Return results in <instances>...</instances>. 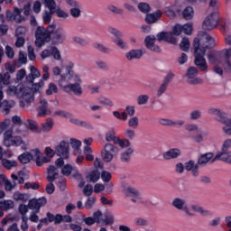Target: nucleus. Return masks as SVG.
I'll return each instance as SVG.
<instances>
[{
  "mask_svg": "<svg viewBox=\"0 0 231 231\" xmlns=\"http://www.w3.org/2000/svg\"><path fill=\"white\" fill-rule=\"evenodd\" d=\"M47 200L46 198L42 197L38 199H32L29 201L28 207L31 210H35L37 214H39L41 210V207H44L46 205Z\"/></svg>",
  "mask_w": 231,
  "mask_h": 231,
  "instance_id": "16",
  "label": "nucleus"
},
{
  "mask_svg": "<svg viewBox=\"0 0 231 231\" xmlns=\"http://www.w3.org/2000/svg\"><path fill=\"white\" fill-rule=\"evenodd\" d=\"M108 32L111 33V35H114L116 37L113 40V42L116 44L117 48H120L121 50L127 49V43L122 40V32H120L118 29L115 27H108Z\"/></svg>",
  "mask_w": 231,
  "mask_h": 231,
  "instance_id": "8",
  "label": "nucleus"
},
{
  "mask_svg": "<svg viewBox=\"0 0 231 231\" xmlns=\"http://www.w3.org/2000/svg\"><path fill=\"white\" fill-rule=\"evenodd\" d=\"M167 88H169V85H166V83L162 82L157 89V97H162V95L167 91Z\"/></svg>",
  "mask_w": 231,
  "mask_h": 231,
  "instance_id": "63",
  "label": "nucleus"
},
{
  "mask_svg": "<svg viewBox=\"0 0 231 231\" xmlns=\"http://www.w3.org/2000/svg\"><path fill=\"white\" fill-rule=\"evenodd\" d=\"M71 124L75 125H80L81 127H88L89 124L86 123L85 121H81L77 117H71L70 120Z\"/></svg>",
  "mask_w": 231,
  "mask_h": 231,
  "instance_id": "58",
  "label": "nucleus"
},
{
  "mask_svg": "<svg viewBox=\"0 0 231 231\" xmlns=\"http://www.w3.org/2000/svg\"><path fill=\"white\" fill-rule=\"evenodd\" d=\"M51 55L54 57L55 60H60V51H59V49L57 47H51V49H46L42 51L41 57L42 59H48V57H51Z\"/></svg>",
  "mask_w": 231,
  "mask_h": 231,
  "instance_id": "20",
  "label": "nucleus"
},
{
  "mask_svg": "<svg viewBox=\"0 0 231 231\" xmlns=\"http://www.w3.org/2000/svg\"><path fill=\"white\" fill-rule=\"evenodd\" d=\"M4 145L5 147H19L22 145V149L25 151L26 143L23 141V138L19 135L14 134L12 130H6L4 134Z\"/></svg>",
  "mask_w": 231,
  "mask_h": 231,
  "instance_id": "3",
  "label": "nucleus"
},
{
  "mask_svg": "<svg viewBox=\"0 0 231 231\" xmlns=\"http://www.w3.org/2000/svg\"><path fill=\"white\" fill-rule=\"evenodd\" d=\"M10 208H14V201L12 200L0 201V210H10Z\"/></svg>",
  "mask_w": 231,
  "mask_h": 231,
  "instance_id": "47",
  "label": "nucleus"
},
{
  "mask_svg": "<svg viewBox=\"0 0 231 231\" xmlns=\"http://www.w3.org/2000/svg\"><path fill=\"white\" fill-rule=\"evenodd\" d=\"M192 30H194V28L190 23H188L184 25L177 23L173 26V32L176 35H181V33H185V35H190L192 33Z\"/></svg>",
  "mask_w": 231,
  "mask_h": 231,
  "instance_id": "13",
  "label": "nucleus"
},
{
  "mask_svg": "<svg viewBox=\"0 0 231 231\" xmlns=\"http://www.w3.org/2000/svg\"><path fill=\"white\" fill-rule=\"evenodd\" d=\"M189 212H198L200 214V216H210V211L203 208L201 206L199 205H191L189 208H188Z\"/></svg>",
  "mask_w": 231,
  "mask_h": 231,
  "instance_id": "34",
  "label": "nucleus"
},
{
  "mask_svg": "<svg viewBox=\"0 0 231 231\" xmlns=\"http://www.w3.org/2000/svg\"><path fill=\"white\" fill-rule=\"evenodd\" d=\"M29 227L30 226H28V217L26 216L22 217L21 230L28 231Z\"/></svg>",
  "mask_w": 231,
  "mask_h": 231,
  "instance_id": "64",
  "label": "nucleus"
},
{
  "mask_svg": "<svg viewBox=\"0 0 231 231\" xmlns=\"http://www.w3.org/2000/svg\"><path fill=\"white\" fill-rule=\"evenodd\" d=\"M137 106H147L149 104V95L141 94L136 98Z\"/></svg>",
  "mask_w": 231,
  "mask_h": 231,
  "instance_id": "41",
  "label": "nucleus"
},
{
  "mask_svg": "<svg viewBox=\"0 0 231 231\" xmlns=\"http://www.w3.org/2000/svg\"><path fill=\"white\" fill-rule=\"evenodd\" d=\"M107 9L109 10V12H111L112 14H120L124 13V10H122L121 8H119L114 5H108Z\"/></svg>",
  "mask_w": 231,
  "mask_h": 231,
  "instance_id": "61",
  "label": "nucleus"
},
{
  "mask_svg": "<svg viewBox=\"0 0 231 231\" xmlns=\"http://www.w3.org/2000/svg\"><path fill=\"white\" fill-rule=\"evenodd\" d=\"M116 134L115 130L108 131L106 134V141L116 143V142H118V137Z\"/></svg>",
  "mask_w": 231,
  "mask_h": 231,
  "instance_id": "50",
  "label": "nucleus"
},
{
  "mask_svg": "<svg viewBox=\"0 0 231 231\" xmlns=\"http://www.w3.org/2000/svg\"><path fill=\"white\" fill-rule=\"evenodd\" d=\"M49 32L52 35L53 44H62L66 41V34L61 27H56L54 24L49 25Z\"/></svg>",
  "mask_w": 231,
  "mask_h": 231,
  "instance_id": "6",
  "label": "nucleus"
},
{
  "mask_svg": "<svg viewBox=\"0 0 231 231\" xmlns=\"http://www.w3.org/2000/svg\"><path fill=\"white\" fill-rule=\"evenodd\" d=\"M145 53L144 50H132L126 53V59L128 60H133L134 59H142Z\"/></svg>",
  "mask_w": 231,
  "mask_h": 231,
  "instance_id": "30",
  "label": "nucleus"
},
{
  "mask_svg": "<svg viewBox=\"0 0 231 231\" xmlns=\"http://www.w3.org/2000/svg\"><path fill=\"white\" fill-rule=\"evenodd\" d=\"M115 218L111 213H106L104 215L103 222L105 225H113Z\"/></svg>",
  "mask_w": 231,
  "mask_h": 231,
  "instance_id": "57",
  "label": "nucleus"
},
{
  "mask_svg": "<svg viewBox=\"0 0 231 231\" xmlns=\"http://www.w3.org/2000/svg\"><path fill=\"white\" fill-rule=\"evenodd\" d=\"M41 77V71L37 69L34 66L30 67V74L26 77V80L28 82H31V84H33V80L35 79H40Z\"/></svg>",
  "mask_w": 231,
  "mask_h": 231,
  "instance_id": "29",
  "label": "nucleus"
},
{
  "mask_svg": "<svg viewBox=\"0 0 231 231\" xmlns=\"http://www.w3.org/2000/svg\"><path fill=\"white\" fill-rule=\"evenodd\" d=\"M111 178H112L111 172L106 171H103L101 172V180L102 181H104V183H109L111 181Z\"/></svg>",
  "mask_w": 231,
  "mask_h": 231,
  "instance_id": "59",
  "label": "nucleus"
},
{
  "mask_svg": "<svg viewBox=\"0 0 231 231\" xmlns=\"http://www.w3.org/2000/svg\"><path fill=\"white\" fill-rule=\"evenodd\" d=\"M137 8L142 14H149L151 12V5L145 2H141L137 5Z\"/></svg>",
  "mask_w": 231,
  "mask_h": 231,
  "instance_id": "45",
  "label": "nucleus"
},
{
  "mask_svg": "<svg viewBox=\"0 0 231 231\" xmlns=\"http://www.w3.org/2000/svg\"><path fill=\"white\" fill-rule=\"evenodd\" d=\"M73 68H75V64L68 61L65 67H53L52 73L54 77L60 76L58 83L65 93H73L76 97H82L84 94L82 78L73 71Z\"/></svg>",
  "mask_w": 231,
  "mask_h": 231,
  "instance_id": "1",
  "label": "nucleus"
},
{
  "mask_svg": "<svg viewBox=\"0 0 231 231\" xmlns=\"http://www.w3.org/2000/svg\"><path fill=\"white\" fill-rule=\"evenodd\" d=\"M53 125H54L53 119L50 118V119H47L45 123L42 124L41 129L42 131H43V133H50V131L53 129Z\"/></svg>",
  "mask_w": 231,
  "mask_h": 231,
  "instance_id": "40",
  "label": "nucleus"
},
{
  "mask_svg": "<svg viewBox=\"0 0 231 231\" xmlns=\"http://www.w3.org/2000/svg\"><path fill=\"white\" fill-rule=\"evenodd\" d=\"M66 4L70 7L69 14L74 19H79L82 15V5L77 0H66Z\"/></svg>",
  "mask_w": 231,
  "mask_h": 231,
  "instance_id": "10",
  "label": "nucleus"
},
{
  "mask_svg": "<svg viewBox=\"0 0 231 231\" xmlns=\"http://www.w3.org/2000/svg\"><path fill=\"white\" fill-rule=\"evenodd\" d=\"M55 148L57 156L64 158V160L69 158V142L60 141Z\"/></svg>",
  "mask_w": 231,
  "mask_h": 231,
  "instance_id": "11",
  "label": "nucleus"
},
{
  "mask_svg": "<svg viewBox=\"0 0 231 231\" xmlns=\"http://www.w3.org/2000/svg\"><path fill=\"white\" fill-rule=\"evenodd\" d=\"M45 8H48L50 12H55L57 9V3L55 0H42Z\"/></svg>",
  "mask_w": 231,
  "mask_h": 231,
  "instance_id": "44",
  "label": "nucleus"
},
{
  "mask_svg": "<svg viewBox=\"0 0 231 231\" xmlns=\"http://www.w3.org/2000/svg\"><path fill=\"white\" fill-rule=\"evenodd\" d=\"M208 113L212 116H224L225 115V112H223V110L215 107L208 108Z\"/></svg>",
  "mask_w": 231,
  "mask_h": 231,
  "instance_id": "53",
  "label": "nucleus"
},
{
  "mask_svg": "<svg viewBox=\"0 0 231 231\" xmlns=\"http://www.w3.org/2000/svg\"><path fill=\"white\" fill-rule=\"evenodd\" d=\"M97 102L101 106H106L107 107H114L115 106V102L111 100V98H108L106 97L101 96L97 97Z\"/></svg>",
  "mask_w": 231,
  "mask_h": 231,
  "instance_id": "38",
  "label": "nucleus"
},
{
  "mask_svg": "<svg viewBox=\"0 0 231 231\" xmlns=\"http://www.w3.org/2000/svg\"><path fill=\"white\" fill-rule=\"evenodd\" d=\"M10 124H12V122L8 119H5L4 122L0 123V134H3V133H5V131L10 127Z\"/></svg>",
  "mask_w": 231,
  "mask_h": 231,
  "instance_id": "60",
  "label": "nucleus"
},
{
  "mask_svg": "<svg viewBox=\"0 0 231 231\" xmlns=\"http://www.w3.org/2000/svg\"><path fill=\"white\" fill-rule=\"evenodd\" d=\"M32 152L36 158V165H38V167L42 166L43 163H50L51 162V157H48V156L42 157V152H41L39 148L32 149Z\"/></svg>",
  "mask_w": 231,
  "mask_h": 231,
  "instance_id": "17",
  "label": "nucleus"
},
{
  "mask_svg": "<svg viewBox=\"0 0 231 231\" xmlns=\"http://www.w3.org/2000/svg\"><path fill=\"white\" fill-rule=\"evenodd\" d=\"M55 93H59V87L53 82L49 83L48 88L46 89V95L51 96Z\"/></svg>",
  "mask_w": 231,
  "mask_h": 231,
  "instance_id": "49",
  "label": "nucleus"
},
{
  "mask_svg": "<svg viewBox=\"0 0 231 231\" xmlns=\"http://www.w3.org/2000/svg\"><path fill=\"white\" fill-rule=\"evenodd\" d=\"M72 41L75 44H79V46H81L82 48H86L88 44H89L86 39L80 37V36H74L72 38Z\"/></svg>",
  "mask_w": 231,
  "mask_h": 231,
  "instance_id": "48",
  "label": "nucleus"
},
{
  "mask_svg": "<svg viewBox=\"0 0 231 231\" xmlns=\"http://www.w3.org/2000/svg\"><path fill=\"white\" fill-rule=\"evenodd\" d=\"M154 42H156V37L153 35H149L144 40L145 46L148 50H151V51H155L156 53H160L162 49H160V46L154 44Z\"/></svg>",
  "mask_w": 231,
  "mask_h": 231,
  "instance_id": "22",
  "label": "nucleus"
},
{
  "mask_svg": "<svg viewBox=\"0 0 231 231\" xmlns=\"http://www.w3.org/2000/svg\"><path fill=\"white\" fill-rule=\"evenodd\" d=\"M42 88H44V81H42V79H41L38 83L32 84V89L36 93L42 91Z\"/></svg>",
  "mask_w": 231,
  "mask_h": 231,
  "instance_id": "62",
  "label": "nucleus"
},
{
  "mask_svg": "<svg viewBox=\"0 0 231 231\" xmlns=\"http://www.w3.org/2000/svg\"><path fill=\"white\" fill-rule=\"evenodd\" d=\"M216 160H221V162H225L226 163H229L231 165V152L221 151L214 157L213 162Z\"/></svg>",
  "mask_w": 231,
  "mask_h": 231,
  "instance_id": "27",
  "label": "nucleus"
},
{
  "mask_svg": "<svg viewBox=\"0 0 231 231\" xmlns=\"http://www.w3.org/2000/svg\"><path fill=\"white\" fill-rule=\"evenodd\" d=\"M216 46V42L207 32H199L197 37L193 41V49L195 53V65L198 66L200 71H207L208 69V65L207 64V60L205 59V54L207 50L214 48Z\"/></svg>",
  "mask_w": 231,
  "mask_h": 231,
  "instance_id": "2",
  "label": "nucleus"
},
{
  "mask_svg": "<svg viewBox=\"0 0 231 231\" xmlns=\"http://www.w3.org/2000/svg\"><path fill=\"white\" fill-rule=\"evenodd\" d=\"M118 152V148L111 143L105 144L104 150L102 151V159L103 162L109 163V162H113V158H115V154Z\"/></svg>",
  "mask_w": 231,
  "mask_h": 231,
  "instance_id": "7",
  "label": "nucleus"
},
{
  "mask_svg": "<svg viewBox=\"0 0 231 231\" xmlns=\"http://www.w3.org/2000/svg\"><path fill=\"white\" fill-rule=\"evenodd\" d=\"M217 122L223 124V131L226 134L231 135V117L228 116H218L217 118Z\"/></svg>",
  "mask_w": 231,
  "mask_h": 231,
  "instance_id": "25",
  "label": "nucleus"
},
{
  "mask_svg": "<svg viewBox=\"0 0 231 231\" xmlns=\"http://www.w3.org/2000/svg\"><path fill=\"white\" fill-rule=\"evenodd\" d=\"M38 113L39 115H44L46 116L51 115V110L48 108V101H46L44 97H42L40 99V106L38 107Z\"/></svg>",
  "mask_w": 231,
  "mask_h": 231,
  "instance_id": "28",
  "label": "nucleus"
},
{
  "mask_svg": "<svg viewBox=\"0 0 231 231\" xmlns=\"http://www.w3.org/2000/svg\"><path fill=\"white\" fill-rule=\"evenodd\" d=\"M178 37L180 34L174 33V27H172L171 32H162L157 34L158 41H165L170 44H178Z\"/></svg>",
  "mask_w": 231,
  "mask_h": 231,
  "instance_id": "9",
  "label": "nucleus"
},
{
  "mask_svg": "<svg viewBox=\"0 0 231 231\" xmlns=\"http://www.w3.org/2000/svg\"><path fill=\"white\" fill-rule=\"evenodd\" d=\"M55 14V11H45L42 15L44 24H50L51 23V16Z\"/></svg>",
  "mask_w": 231,
  "mask_h": 231,
  "instance_id": "54",
  "label": "nucleus"
},
{
  "mask_svg": "<svg viewBox=\"0 0 231 231\" xmlns=\"http://www.w3.org/2000/svg\"><path fill=\"white\" fill-rule=\"evenodd\" d=\"M134 151L132 148H128L125 152L121 154V162L127 163L131 162V154H133Z\"/></svg>",
  "mask_w": 231,
  "mask_h": 231,
  "instance_id": "42",
  "label": "nucleus"
},
{
  "mask_svg": "<svg viewBox=\"0 0 231 231\" xmlns=\"http://www.w3.org/2000/svg\"><path fill=\"white\" fill-rule=\"evenodd\" d=\"M134 226L141 227L149 226V220L142 217H136L134 218Z\"/></svg>",
  "mask_w": 231,
  "mask_h": 231,
  "instance_id": "39",
  "label": "nucleus"
},
{
  "mask_svg": "<svg viewBox=\"0 0 231 231\" xmlns=\"http://www.w3.org/2000/svg\"><path fill=\"white\" fill-rule=\"evenodd\" d=\"M33 158H35V155L32 153V150L31 152L22 153L18 156L19 162L23 164L30 163Z\"/></svg>",
  "mask_w": 231,
  "mask_h": 231,
  "instance_id": "33",
  "label": "nucleus"
},
{
  "mask_svg": "<svg viewBox=\"0 0 231 231\" xmlns=\"http://www.w3.org/2000/svg\"><path fill=\"white\" fill-rule=\"evenodd\" d=\"M176 5H171L164 8V14L169 16L171 19L176 17Z\"/></svg>",
  "mask_w": 231,
  "mask_h": 231,
  "instance_id": "51",
  "label": "nucleus"
},
{
  "mask_svg": "<svg viewBox=\"0 0 231 231\" xmlns=\"http://www.w3.org/2000/svg\"><path fill=\"white\" fill-rule=\"evenodd\" d=\"M181 154V151L180 149L174 148L170 151L165 152L162 156L164 160H174V158H178Z\"/></svg>",
  "mask_w": 231,
  "mask_h": 231,
  "instance_id": "32",
  "label": "nucleus"
},
{
  "mask_svg": "<svg viewBox=\"0 0 231 231\" xmlns=\"http://www.w3.org/2000/svg\"><path fill=\"white\" fill-rule=\"evenodd\" d=\"M182 15L184 19H186L187 21H190V19L194 17V8L190 6L186 7L182 12Z\"/></svg>",
  "mask_w": 231,
  "mask_h": 231,
  "instance_id": "43",
  "label": "nucleus"
},
{
  "mask_svg": "<svg viewBox=\"0 0 231 231\" xmlns=\"http://www.w3.org/2000/svg\"><path fill=\"white\" fill-rule=\"evenodd\" d=\"M198 74L199 71L198 69H196V67H189L186 72L188 82L189 84H201V79L197 78Z\"/></svg>",
  "mask_w": 231,
  "mask_h": 231,
  "instance_id": "15",
  "label": "nucleus"
},
{
  "mask_svg": "<svg viewBox=\"0 0 231 231\" xmlns=\"http://www.w3.org/2000/svg\"><path fill=\"white\" fill-rule=\"evenodd\" d=\"M47 174L48 181H50V183H53V181L59 178V169H57V167L54 165H51L47 169Z\"/></svg>",
  "mask_w": 231,
  "mask_h": 231,
  "instance_id": "26",
  "label": "nucleus"
},
{
  "mask_svg": "<svg viewBox=\"0 0 231 231\" xmlns=\"http://www.w3.org/2000/svg\"><path fill=\"white\" fill-rule=\"evenodd\" d=\"M5 95L3 94V88L0 87V101L3 100ZM15 106V102L4 100L2 103L0 102V109H3L4 115H8L10 113V109Z\"/></svg>",
  "mask_w": 231,
  "mask_h": 231,
  "instance_id": "19",
  "label": "nucleus"
},
{
  "mask_svg": "<svg viewBox=\"0 0 231 231\" xmlns=\"http://www.w3.org/2000/svg\"><path fill=\"white\" fill-rule=\"evenodd\" d=\"M27 124L28 129H30V131L32 133H41V130H39V126L35 121L28 120Z\"/></svg>",
  "mask_w": 231,
  "mask_h": 231,
  "instance_id": "55",
  "label": "nucleus"
},
{
  "mask_svg": "<svg viewBox=\"0 0 231 231\" xmlns=\"http://www.w3.org/2000/svg\"><path fill=\"white\" fill-rule=\"evenodd\" d=\"M22 12L23 10L17 7L14 8V13L7 11L6 12L7 21H14L18 24L23 23V21H24V17L21 15Z\"/></svg>",
  "mask_w": 231,
  "mask_h": 231,
  "instance_id": "18",
  "label": "nucleus"
},
{
  "mask_svg": "<svg viewBox=\"0 0 231 231\" xmlns=\"http://www.w3.org/2000/svg\"><path fill=\"white\" fill-rule=\"evenodd\" d=\"M209 162H214V153L208 152L200 155L198 160V165H207Z\"/></svg>",
  "mask_w": 231,
  "mask_h": 231,
  "instance_id": "31",
  "label": "nucleus"
},
{
  "mask_svg": "<svg viewBox=\"0 0 231 231\" xmlns=\"http://www.w3.org/2000/svg\"><path fill=\"white\" fill-rule=\"evenodd\" d=\"M54 13H56V15L57 17H59V19L66 20L68 19V17H69V14H68V12L64 11L60 7H56V9L54 10Z\"/></svg>",
  "mask_w": 231,
  "mask_h": 231,
  "instance_id": "46",
  "label": "nucleus"
},
{
  "mask_svg": "<svg viewBox=\"0 0 231 231\" xmlns=\"http://www.w3.org/2000/svg\"><path fill=\"white\" fill-rule=\"evenodd\" d=\"M35 44L38 48L43 46L44 42H50L51 41V32H50V26L47 29L44 27H38L35 32Z\"/></svg>",
  "mask_w": 231,
  "mask_h": 231,
  "instance_id": "4",
  "label": "nucleus"
},
{
  "mask_svg": "<svg viewBox=\"0 0 231 231\" xmlns=\"http://www.w3.org/2000/svg\"><path fill=\"white\" fill-rule=\"evenodd\" d=\"M171 205L172 207H174V208H177V210H182L183 212H185L187 216H194V212H190V210H189V208H187V203L183 199H174Z\"/></svg>",
  "mask_w": 231,
  "mask_h": 231,
  "instance_id": "14",
  "label": "nucleus"
},
{
  "mask_svg": "<svg viewBox=\"0 0 231 231\" xmlns=\"http://www.w3.org/2000/svg\"><path fill=\"white\" fill-rule=\"evenodd\" d=\"M219 23V12L215 9L209 15L206 17L202 23L203 30H214Z\"/></svg>",
  "mask_w": 231,
  "mask_h": 231,
  "instance_id": "5",
  "label": "nucleus"
},
{
  "mask_svg": "<svg viewBox=\"0 0 231 231\" xmlns=\"http://www.w3.org/2000/svg\"><path fill=\"white\" fill-rule=\"evenodd\" d=\"M88 181H90L91 183H97L100 180V171L97 170H94L90 171L87 175Z\"/></svg>",
  "mask_w": 231,
  "mask_h": 231,
  "instance_id": "36",
  "label": "nucleus"
},
{
  "mask_svg": "<svg viewBox=\"0 0 231 231\" xmlns=\"http://www.w3.org/2000/svg\"><path fill=\"white\" fill-rule=\"evenodd\" d=\"M180 48L182 50V51H188L189 48H190V41H189V38H182L180 43Z\"/></svg>",
  "mask_w": 231,
  "mask_h": 231,
  "instance_id": "52",
  "label": "nucleus"
},
{
  "mask_svg": "<svg viewBox=\"0 0 231 231\" xmlns=\"http://www.w3.org/2000/svg\"><path fill=\"white\" fill-rule=\"evenodd\" d=\"M71 172L75 180H82V174L79 171V168L76 166H71V164H65L61 168V174H63V176H70Z\"/></svg>",
  "mask_w": 231,
  "mask_h": 231,
  "instance_id": "12",
  "label": "nucleus"
},
{
  "mask_svg": "<svg viewBox=\"0 0 231 231\" xmlns=\"http://www.w3.org/2000/svg\"><path fill=\"white\" fill-rule=\"evenodd\" d=\"M95 203H97V199L95 197H89L85 202V208L91 210V208L95 207Z\"/></svg>",
  "mask_w": 231,
  "mask_h": 231,
  "instance_id": "56",
  "label": "nucleus"
},
{
  "mask_svg": "<svg viewBox=\"0 0 231 231\" xmlns=\"http://www.w3.org/2000/svg\"><path fill=\"white\" fill-rule=\"evenodd\" d=\"M0 160H1L3 167H5V169H7V171H10V170L17 167V165H19V163H17V161L8 160V159H5L3 157Z\"/></svg>",
  "mask_w": 231,
  "mask_h": 231,
  "instance_id": "35",
  "label": "nucleus"
},
{
  "mask_svg": "<svg viewBox=\"0 0 231 231\" xmlns=\"http://www.w3.org/2000/svg\"><path fill=\"white\" fill-rule=\"evenodd\" d=\"M159 122H160V124H162V125H183L182 120L172 121L167 117L161 118Z\"/></svg>",
  "mask_w": 231,
  "mask_h": 231,
  "instance_id": "37",
  "label": "nucleus"
},
{
  "mask_svg": "<svg viewBox=\"0 0 231 231\" xmlns=\"http://www.w3.org/2000/svg\"><path fill=\"white\" fill-rule=\"evenodd\" d=\"M22 97L26 104H32L33 102V90L30 87H23L21 88Z\"/></svg>",
  "mask_w": 231,
  "mask_h": 231,
  "instance_id": "24",
  "label": "nucleus"
},
{
  "mask_svg": "<svg viewBox=\"0 0 231 231\" xmlns=\"http://www.w3.org/2000/svg\"><path fill=\"white\" fill-rule=\"evenodd\" d=\"M124 193L125 194V196H129L130 198H132V201L134 203H140V201H142V196L140 195V192L133 187H127L124 190Z\"/></svg>",
  "mask_w": 231,
  "mask_h": 231,
  "instance_id": "21",
  "label": "nucleus"
},
{
  "mask_svg": "<svg viewBox=\"0 0 231 231\" xmlns=\"http://www.w3.org/2000/svg\"><path fill=\"white\" fill-rule=\"evenodd\" d=\"M163 15V13L162 11L157 10L152 14L147 13L144 18L145 23L147 24H154V23H158L160 21V18Z\"/></svg>",
  "mask_w": 231,
  "mask_h": 231,
  "instance_id": "23",
  "label": "nucleus"
}]
</instances>
